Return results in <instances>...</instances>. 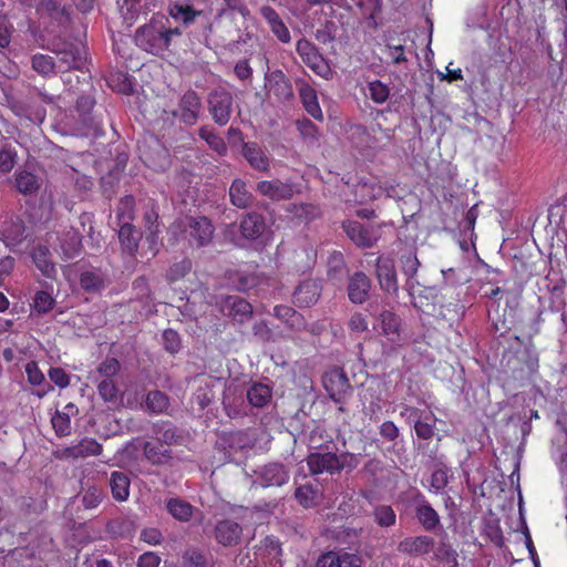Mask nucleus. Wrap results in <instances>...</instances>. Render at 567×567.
I'll return each mask as SVG.
<instances>
[{
    "instance_id": "obj_1",
    "label": "nucleus",
    "mask_w": 567,
    "mask_h": 567,
    "mask_svg": "<svg viewBox=\"0 0 567 567\" xmlns=\"http://www.w3.org/2000/svg\"><path fill=\"white\" fill-rule=\"evenodd\" d=\"M41 101L51 104L54 102V99L37 86L29 85L25 93L8 97V105L17 116L41 124L47 115Z\"/></svg>"
},
{
    "instance_id": "obj_2",
    "label": "nucleus",
    "mask_w": 567,
    "mask_h": 567,
    "mask_svg": "<svg viewBox=\"0 0 567 567\" xmlns=\"http://www.w3.org/2000/svg\"><path fill=\"white\" fill-rule=\"evenodd\" d=\"M169 233L178 239H185L190 246L203 247L210 243L214 227L206 217L185 216L176 220Z\"/></svg>"
},
{
    "instance_id": "obj_3",
    "label": "nucleus",
    "mask_w": 567,
    "mask_h": 567,
    "mask_svg": "<svg viewBox=\"0 0 567 567\" xmlns=\"http://www.w3.org/2000/svg\"><path fill=\"white\" fill-rule=\"evenodd\" d=\"M48 49L56 55L58 72L68 73L72 70H82L86 62V52L83 47L64 38H53Z\"/></svg>"
},
{
    "instance_id": "obj_4",
    "label": "nucleus",
    "mask_w": 567,
    "mask_h": 567,
    "mask_svg": "<svg viewBox=\"0 0 567 567\" xmlns=\"http://www.w3.org/2000/svg\"><path fill=\"white\" fill-rule=\"evenodd\" d=\"M296 50L302 62L316 74L323 79L330 78L332 73L331 69L313 43L306 39H301L297 42Z\"/></svg>"
},
{
    "instance_id": "obj_5",
    "label": "nucleus",
    "mask_w": 567,
    "mask_h": 567,
    "mask_svg": "<svg viewBox=\"0 0 567 567\" xmlns=\"http://www.w3.org/2000/svg\"><path fill=\"white\" fill-rule=\"evenodd\" d=\"M208 111L216 124L226 125L233 113V95L226 90H215L208 96Z\"/></svg>"
},
{
    "instance_id": "obj_6",
    "label": "nucleus",
    "mask_w": 567,
    "mask_h": 567,
    "mask_svg": "<svg viewBox=\"0 0 567 567\" xmlns=\"http://www.w3.org/2000/svg\"><path fill=\"white\" fill-rule=\"evenodd\" d=\"M402 415L414 422V431L419 439L429 441L435 436L436 417L431 411H421L415 408H405Z\"/></svg>"
},
{
    "instance_id": "obj_7",
    "label": "nucleus",
    "mask_w": 567,
    "mask_h": 567,
    "mask_svg": "<svg viewBox=\"0 0 567 567\" xmlns=\"http://www.w3.org/2000/svg\"><path fill=\"white\" fill-rule=\"evenodd\" d=\"M218 305L224 316L238 323L246 322L252 315V306L239 296L223 297Z\"/></svg>"
},
{
    "instance_id": "obj_8",
    "label": "nucleus",
    "mask_w": 567,
    "mask_h": 567,
    "mask_svg": "<svg viewBox=\"0 0 567 567\" xmlns=\"http://www.w3.org/2000/svg\"><path fill=\"white\" fill-rule=\"evenodd\" d=\"M374 329L384 336L392 346L401 344V319L394 312L383 310L377 317Z\"/></svg>"
},
{
    "instance_id": "obj_9",
    "label": "nucleus",
    "mask_w": 567,
    "mask_h": 567,
    "mask_svg": "<svg viewBox=\"0 0 567 567\" xmlns=\"http://www.w3.org/2000/svg\"><path fill=\"white\" fill-rule=\"evenodd\" d=\"M202 110L199 96L194 91H187L181 99L178 109L173 111V115L178 117L186 125H194Z\"/></svg>"
},
{
    "instance_id": "obj_10",
    "label": "nucleus",
    "mask_w": 567,
    "mask_h": 567,
    "mask_svg": "<svg viewBox=\"0 0 567 567\" xmlns=\"http://www.w3.org/2000/svg\"><path fill=\"white\" fill-rule=\"evenodd\" d=\"M377 277L381 289L388 293L398 295L399 285L394 261L388 257H379L377 260Z\"/></svg>"
},
{
    "instance_id": "obj_11",
    "label": "nucleus",
    "mask_w": 567,
    "mask_h": 567,
    "mask_svg": "<svg viewBox=\"0 0 567 567\" xmlns=\"http://www.w3.org/2000/svg\"><path fill=\"white\" fill-rule=\"evenodd\" d=\"M322 383L330 398L336 402H341L350 390L347 375L339 369L327 372L322 378Z\"/></svg>"
},
{
    "instance_id": "obj_12",
    "label": "nucleus",
    "mask_w": 567,
    "mask_h": 567,
    "mask_svg": "<svg viewBox=\"0 0 567 567\" xmlns=\"http://www.w3.org/2000/svg\"><path fill=\"white\" fill-rule=\"evenodd\" d=\"M181 31L178 28L175 29H165L162 27L156 30L154 25L145 27L144 25V38H147V42L150 44V49H147L152 53H157L168 48L171 38L173 35H179Z\"/></svg>"
},
{
    "instance_id": "obj_13",
    "label": "nucleus",
    "mask_w": 567,
    "mask_h": 567,
    "mask_svg": "<svg viewBox=\"0 0 567 567\" xmlns=\"http://www.w3.org/2000/svg\"><path fill=\"white\" fill-rule=\"evenodd\" d=\"M254 561L257 565H267L279 561L281 555V547L279 542L272 537L267 536L259 545L254 547Z\"/></svg>"
},
{
    "instance_id": "obj_14",
    "label": "nucleus",
    "mask_w": 567,
    "mask_h": 567,
    "mask_svg": "<svg viewBox=\"0 0 567 567\" xmlns=\"http://www.w3.org/2000/svg\"><path fill=\"white\" fill-rule=\"evenodd\" d=\"M257 474L259 484L262 487L282 486L289 481V472L280 463L267 464Z\"/></svg>"
},
{
    "instance_id": "obj_15",
    "label": "nucleus",
    "mask_w": 567,
    "mask_h": 567,
    "mask_svg": "<svg viewBox=\"0 0 567 567\" xmlns=\"http://www.w3.org/2000/svg\"><path fill=\"white\" fill-rule=\"evenodd\" d=\"M321 284L317 279L302 281L293 292V302L298 307H310L315 305L321 293Z\"/></svg>"
},
{
    "instance_id": "obj_16",
    "label": "nucleus",
    "mask_w": 567,
    "mask_h": 567,
    "mask_svg": "<svg viewBox=\"0 0 567 567\" xmlns=\"http://www.w3.org/2000/svg\"><path fill=\"white\" fill-rule=\"evenodd\" d=\"M307 464L312 474L338 473V458L336 453L315 452L307 457Z\"/></svg>"
},
{
    "instance_id": "obj_17",
    "label": "nucleus",
    "mask_w": 567,
    "mask_h": 567,
    "mask_svg": "<svg viewBox=\"0 0 567 567\" xmlns=\"http://www.w3.org/2000/svg\"><path fill=\"white\" fill-rule=\"evenodd\" d=\"M215 539L223 546H236L241 537V526L230 519L219 520L215 526Z\"/></svg>"
},
{
    "instance_id": "obj_18",
    "label": "nucleus",
    "mask_w": 567,
    "mask_h": 567,
    "mask_svg": "<svg viewBox=\"0 0 567 567\" xmlns=\"http://www.w3.org/2000/svg\"><path fill=\"white\" fill-rule=\"evenodd\" d=\"M257 192L271 200L289 199L292 194V186L280 179L261 181L257 184Z\"/></svg>"
},
{
    "instance_id": "obj_19",
    "label": "nucleus",
    "mask_w": 567,
    "mask_h": 567,
    "mask_svg": "<svg viewBox=\"0 0 567 567\" xmlns=\"http://www.w3.org/2000/svg\"><path fill=\"white\" fill-rule=\"evenodd\" d=\"M371 289V280L362 272H354L348 284V296L351 302L361 305L368 297Z\"/></svg>"
},
{
    "instance_id": "obj_20",
    "label": "nucleus",
    "mask_w": 567,
    "mask_h": 567,
    "mask_svg": "<svg viewBox=\"0 0 567 567\" xmlns=\"http://www.w3.org/2000/svg\"><path fill=\"white\" fill-rule=\"evenodd\" d=\"M362 559L355 554L346 551H329L323 554L317 563V567H361Z\"/></svg>"
},
{
    "instance_id": "obj_21",
    "label": "nucleus",
    "mask_w": 567,
    "mask_h": 567,
    "mask_svg": "<svg viewBox=\"0 0 567 567\" xmlns=\"http://www.w3.org/2000/svg\"><path fill=\"white\" fill-rule=\"evenodd\" d=\"M241 153L254 169L258 172H267L270 168V157L257 143H244Z\"/></svg>"
},
{
    "instance_id": "obj_22",
    "label": "nucleus",
    "mask_w": 567,
    "mask_h": 567,
    "mask_svg": "<svg viewBox=\"0 0 567 567\" xmlns=\"http://www.w3.org/2000/svg\"><path fill=\"white\" fill-rule=\"evenodd\" d=\"M343 229L348 237L359 247H372L377 237L373 230L364 227L359 221L348 220L343 223Z\"/></svg>"
},
{
    "instance_id": "obj_23",
    "label": "nucleus",
    "mask_w": 567,
    "mask_h": 567,
    "mask_svg": "<svg viewBox=\"0 0 567 567\" xmlns=\"http://www.w3.org/2000/svg\"><path fill=\"white\" fill-rule=\"evenodd\" d=\"M38 12L51 18L60 25H65L70 21V9L63 0H42L38 6Z\"/></svg>"
},
{
    "instance_id": "obj_24",
    "label": "nucleus",
    "mask_w": 567,
    "mask_h": 567,
    "mask_svg": "<svg viewBox=\"0 0 567 567\" xmlns=\"http://www.w3.org/2000/svg\"><path fill=\"white\" fill-rule=\"evenodd\" d=\"M415 517L427 532H433L441 526V519L437 512L424 498L417 502L415 506Z\"/></svg>"
},
{
    "instance_id": "obj_25",
    "label": "nucleus",
    "mask_w": 567,
    "mask_h": 567,
    "mask_svg": "<svg viewBox=\"0 0 567 567\" xmlns=\"http://www.w3.org/2000/svg\"><path fill=\"white\" fill-rule=\"evenodd\" d=\"M102 445L94 439L85 437L78 444L69 446L62 451V455L66 458H79L91 455H100Z\"/></svg>"
},
{
    "instance_id": "obj_26",
    "label": "nucleus",
    "mask_w": 567,
    "mask_h": 567,
    "mask_svg": "<svg viewBox=\"0 0 567 567\" xmlns=\"http://www.w3.org/2000/svg\"><path fill=\"white\" fill-rule=\"evenodd\" d=\"M142 233L128 221H124L118 230V239L124 252L134 256L138 250Z\"/></svg>"
},
{
    "instance_id": "obj_27",
    "label": "nucleus",
    "mask_w": 567,
    "mask_h": 567,
    "mask_svg": "<svg viewBox=\"0 0 567 567\" xmlns=\"http://www.w3.org/2000/svg\"><path fill=\"white\" fill-rule=\"evenodd\" d=\"M60 248L65 259L74 258L82 249V236L75 228L70 227L60 237Z\"/></svg>"
},
{
    "instance_id": "obj_28",
    "label": "nucleus",
    "mask_w": 567,
    "mask_h": 567,
    "mask_svg": "<svg viewBox=\"0 0 567 567\" xmlns=\"http://www.w3.org/2000/svg\"><path fill=\"white\" fill-rule=\"evenodd\" d=\"M299 96L307 113L315 120L323 121V113L318 102L316 90L307 83L299 86Z\"/></svg>"
},
{
    "instance_id": "obj_29",
    "label": "nucleus",
    "mask_w": 567,
    "mask_h": 567,
    "mask_svg": "<svg viewBox=\"0 0 567 567\" xmlns=\"http://www.w3.org/2000/svg\"><path fill=\"white\" fill-rule=\"evenodd\" d=\"M433 545V538L429 536H416L403 539L399 544L398 549L399 551L409 555H424L431 550Z\"/></svg>"
},
{
    "instance_id": "obj_30",
    "label": "nucleus",
    "mask_w": 567,
    "mask_h": 567,
    "mask_svg": "<svg viewBox=\"0 0 567 567\" xmlns=\"http://www.w3.org/2000/svg\"><path fill=\"white\" fill-rule=\"evenodd\" d=\"M157 213H153L144 218V227L147 225L146 241L148 245L147 251H144V255L150 252L152 257L156 256L163 246V241L158 236L161 230L157 223Z\"/></svg>"
},
{
    "instance_id": "obj_31",
    "label": "nucleus",
    "mask_w": 567,
    "mask_h": 567,
    "mask_svg": "<svg viewBox=\"0 0 567 567\" xmlns=\"http://www.w3.org/2000/svg\"><path fill=\"white\" fill-rule=\"evenodd\" d=\"M24 233V221L19 217L10 218L3 224L2 236L8 246H17L21 244L25 238Z\"/></svg>"
},
{
    "instance_id": "obj_32",
    "label": "nucleus",
    "mask_w": 567,
    "mask_h": 567,
    "mask_svg": "<svg viewBox=\"0 0 567 567\" xmlns=\"http://www.w3.org/2000/svg\"><path fill=\"white\" fill-rule=\"evenodd\" d=\"M50 249L44 245H38L31 252L35 267L48 278H53L56 270L55 265L50 259Z\"/></svg>"
},
{
    "instance_id": "obj_33",
    "label": "nucleus",
    "mask_w": 567,
    "mask_h": 567,
    "mask_svg": "<svg viewBox=\"0 0 567 567\" xmlns=\"http://www.w3.org/2000/svg\"><path fill=\"white\" fill-rule=\"evenodd\" d=\"M401 262L402 272L406 277L404 288L409 295L413 297L415 293V288L420 285L415 278L420 267V261L416 256L406 255L401 258Z\"/></svg>"
},
{
    "instance_id": "obj_34",
    "label": "nucleus",
    "mask_w": 567,
    "mask_h": 567,
    "mask_svg": "<svg viewBox=\"0 0 567 567\" xmlns=\"http://www.w3.org/2000/svg\"><path fill=\"white\" fill-rule=\"evenodd\" d=\"M266 228L265 219L260 214L249 213L240 223V231L245 238L256 239Z\"/></svg>"
},
{
    "instance_id": "obj_35",
    "label": "nucleus",
    "mask_w": 567,
    "mask_h": 567,
    "mask_svg": "<svg viewBox=\"0 0 567 567\" xmlns=\"http://www.w3.org/2000/svg\"><path fill=\"white\" fill-rule=\"evenodd\" d=\"M136 524L127 517H117L106 524V532L116 538H130L136 532Z\"/></svg>"
},
{
    "instance_id": "obj_36",
    "label": "nucleus",
    "mask_w": 567,
    "mask_h": 567,
    "mask_svg": "<svg viewBox=\"0 0 567 567\" xmlns=\"http://www.w3.org/2000/svg\"><path fill=\"white\" fill-rule=\"evenodd\" d=\"M229 198L237 208H246L252 202V195L243 179H235L229 188Z\"/></svg>"
},
{
    "instance_id": "obj_37",
    "label": "nucleus",
    "mask_w": 567,
    "mask_h": 567,
    "mask_svg": "<svg viewBox=\"0 0 567 567\" xmlns=\"http://www.w3.org/2000/svg\"><path fill=\"white\" fill-rule=\"evenodd\" d=\"M271 389L265 383H254L247 389V400L255 408L266 406L271 399Z\"/></svg>"
},
{
    "instance_id": "obj_38",
    "label": "nucleus",
    "mask_w": 567,
    "mask_h": 567,
    "mask_svg": "<svg viewBox=\"0 0 567 567\" xmlns=\"http://www.w3.org/2000/svg\"><path fill=\"white\" fill-rule=\"evenodd\" d=\"M95 105V101L91 95H81L76 101V112L81 117L83 124L91 130H99V124L95 122L91 112Z\"/></svg>"
},
{
    "instance_id": "obj_39",
    "label": "nucleus",
    "mask_w": 567,
    "mask_h": 567,
    "mask_svg": "<svg viewBox=\"0 0 567 567\" xmlns=\"http://www.w3.org/2000/svg\"><path fill=\"white\" fill-rule=\"evenodd\" d=\"M31 68L43 78H49L58 72L55 60L42 53H37L31 56Z\"/></svg>"
},
{
    "instance_id": "obj_40",
    "label": "nucleus",
    "mask_w": 567,
    "mask_h": 567,
    "mask_svg": "<svg viewBox=\"0 0 567 567\" xmlns=\"http://www.w3.org/2000/svg\"><path fill=\"white\" fill-rule=\"evenodd\" d=\"M16 187L25 196L33 195L39 190L40 183L34 174L23 169L16 174Z\"/></svg>"
},
{
    "instance_id": "obj_41",
    "label": "nucleus",
    "mask_w": 567,
    "mask_h": 567,
    "mask_svg": "<svg viewBox=\"0 0 567 567\" xmlns=\"http://www.w3.org/2000/svg\"><path fill=\"white\" fill-rule=\"evenodd\" d=\"M166 507L168 513L181 522H188L194 514V507L181 498L168 499Z\"/></svg>"
},
{
    "instance_id": "obj_42",
    "label": "nucleus",
    "mask_w": 567,
    "mask_h": 567,
    "mask_svg": "<svg viewBox=\"0 0 567 567\" xmlns=\"http://www.w3.org/2000/svg\"><path fill=\"white\" fill-rule=\"evenodd\" d=\"M110 486L113 497L117 501H125L128 496L130 480L122 472H113L110 478Z\"/></svg>"
},
{
    "instance_id": "obj_43",
    "label": "nucleus",
    "mask_w": 567,
    "mask_h": 567,
    "mask_svg": "<svg viewBox=\"0 0 567 567\" xmlns=\"http://www.w3.org/2000/svg\"><path fill=\"white\" fill-rule=\"evenodd\" d=\"M198 134L218 155L224 156L227 154L228 147L225 141L208 126L200 127Z\"/></svg>"
},
{
    "instance_id": "obj_44",
    "label": "nucleus",
    "mask_w": 567,
    "mask_h": 567,
    "mask_svg": "<svg viewBox=\"0 0 567 567\" xmlns=\"http://www.w3.org/2000/svg\"><path fill=\"white\" fill-rule=\"evenodd\" d=\"M106 81L113 91H117L123 94L133 93V82L127 74L122 72H112L107 76Z\"/></svg>"
},
{
    "instance_id": "obj_45",
    "label": "nucleus",
    "mask_w": 567,
    "mask_h": 567,
    "mask_svg": "<svg viewBox=\"0 0 567 567\" xmlns=\"http://www.w3.org/2000/svg\"><path fill=\"white\" fill-rule=\"evenodd\" d=\"M319 495V491L310 484L299 486L295 493L296 499L306 508L316 506Z\"/></svg>"
},
{
    "instance_id": "obj_46",
    "label": "nucleus",
    "mask_w": 567,
    "mask_h": 567,
    "mask_svg": "<svg viewBox=\"0 0 567 567\" xmlns=\"http://www.w3.org/2000/svg\"><path fill=\"white\" fill-rule=\"evenodd\" d=\"M120 10L126 28L130 29L138 19L142 4L140 0H124Z\"/></svg>"
},
{
    "instance_id": "obj_47",
    "label": "nucleus",
    "mask_w": 567,
    "mask_h": 567,
    "mask_svg": "<svg viewBox=\"0 0 567 567\" xmlns=\"http://www.w3.org/2000/svg\"><path fill=\"white\" fill-rule=\"evenodd\" d=\"M270 92L279 99H288L292 95L291 85L281 72L272 73L270 80Z\"/></svg>"
},
{
    "instance_id": "obj_48",
    "label": "nucleus",
    "mask_w": 567,
    "mask_h": 567,
    "mask_svg": "<svg viewBox=\"0 0 567 567\" xmlns=\"http://www.w3.org/2000/svg\"><path fill=\"white\" fill-rule=\"evenodd\" d=\"M199 13V11H195L188 4L175 3L169 7V14L172 18L176 21H182L184 24L192 23Z\"/></svg>"
},
{
    "instance_id": "obj_49",
    "label": "nucleus",
    "mask_w": 567,
    "mask_h": 567,
    "mask_svg": "<svg viewBox=\"0 0 567 567\" xmlns=\"http://www.w3.org/2000/svg\"><path fill=\"white\" fill-rule=\"evenodd\" d=\"M80 285L85 291L95 292L104 287V278L96 271H84L81 274Z\"/></svg>"
},
{
    "instance_id": "obj_50",
    "label": "nucleus",
    "mask_w": 567,
    "mask_h": 567,
    "mask_svg": "<svg viewBox=\"0 0 567 567\" xmlns=\"http://www.w3.org/2000/svg\"><path fill=\"white\" fill-rule=\"evenodd\" d=\"M367 94L374 103L382 104L389 99L390 89L383 82L374 80L368 83Z\"/></svg>"
},
{
    "instance_id": "obj_51",
    "label": "nucleus",
    "mask_w": 567,
    "mask_h": 567,
    "mask_svg": "<svg viewBox=\"0 0 567 567\" xmlns=\"http://www.w3.org/2000/svg\"><path fill=\"white\" fill-rule=\"evenodd\" d=\"M120 371V362L115 358H106L95 371L94 380L113 379Z\"/></svg>"
},
{
    "instance_id": "obj_52",
    "label": "nucleus",
    "mask_w": 567,
    "mask_h": 567,
    "mask_svg": "<svg viewBox=\"0 0 567 567\" xmlns=\"http://www.w3.org/2000/svg\"><path fill=\"white\" fill-rule=\"evenodd\" d=\"M97 382L99 395L105 402H115L117 399L118 389L113 379H100Z\"/></svg>"
},
{
    "instance_id": "obj_53",
    "label": "nucleus",
    "mask_w": 567,
    "mask_h": 567,
    "mask_svg": "<svg viewBox=\"0 0 567 567\" xmlns=\"http://www.w3.org/2000/svg\"><path fill=\"white\" fill-rule=\"evenodd\" d=\"M274 315L284 320L291 328H299L301 323V316L288 306H277L274 309Z\"/></svg>"
},
{
    "instance_id": "obj_54",
    "label": "nucleus",
    "mask_w": 567,
    "mask_h": 567,
    "mask_svg": "<svg viewBox=\"0 0 567 567\" xmlns=\"http://www.w3.org/2000/svg\"><path fill=\"white\" fill-rule=\"evenodd\" d=\"M55 434L60 437L70 435L71 420L68 413L56 411L51 419Z\"/></svg>"
},
{
    "instance_id": "obj_55",
    "label": "nucleus",
    "mask_w": 567,
    "mask_h": 567,
    "mask_svg": "<svg viewBox=\"0 0 567 567\" xmlns=\"http://www.w3.org/2000/svg\"><path fill=\"white\" fill-rule=\"evenodd\" d=\"M288 212L306 221L313 219L318 215V208L311 204H291Z\"/></svg>"
},
{
    "instance_id": "obj_56",
    "label": "nucleus",
    "mask_w": 567,
    "mask_h": 567,
    "mask_svg": "<svg viewBox=\"0 0 567 567\" xmlns=\"http://www.w3.org/2000/svg\"><path fill=\"white\" fill-rule=\"evenodd\" d=\"M447 483V468L439 467L431 475L429 491L439 494L445 488Z\"/></svg>"
},
{
    "instance_id": "obj_57",
    "label": "nucleus",
    "mask_w": 567,
    "mask_h": 567,
    "mask_svg": "<svg viewBox=\"0 0 567 567\" xmlns=\"http://www.w3.org/2000/svg\"><path fill=\"white\" fill-rule=\"evenodd\" d=\"M146 404L147 408L154 413H162L168 406V399L164 393L159 391H153L147 394Z\"/></svg>"
},
{
    "instance_id": "obj_58",
    "label": "nucleus",
    "mask_w": 567,
    "mask_h": 567,
    "mask_svg": "<svg viewBox=\"0 0 567 567\" xmlns=\"http://www.w3.org/2000/svg\"><path fill=\"white\" fill-rule=\"evenodd\" d=\"M395 513L391 506L381 505L374 509V519L381 527H390L395 523Z\"/></svg>"
},
{
    "instance_id": "obj_59",
    "label": "nucleus",
    "mask_w": 567,
    "mask_h": 567,
    "mask_svg": "<svg viewBox=\"0 0 567 567\" xmlns=\"http://www.w3.org/2000/svg\"><path fill=\"white\" fill-rule=\"evenodd\" d=\"M54 298L47 291H38L33 298V307L39 313H47L53 309Z\"/></svg>"
},
{
    "instance_id": "obj_60",
    "label": "nucleus",
    "mask_w": 567,
    "mask_h": 567,
    "mask_svg": "<svg viewBox=\"0 0 567 567\" xmlns=\"http://www.w3.org/2000/svg\"><path fill=\"white\" fill-rule=\"evenodd\" d=\"M103 499V492L95 487H89L82 495V504L86 509L96 508Z\"/></svg>"
},
{
    "instance_id": "obj_61",
    "label": "nucleus",
    "mask_w": 567,
    "mask_h": 567,
    "mask_svg": "<svg viewBox=\"0 0 567 567\" xmlns=\"http://www.w3.org/2000/svg\"><path fill=\"white\" fill-rule=\"evenodd\" d=\"M192 269V261L187 258L175 262L168 270V279L171 281H176L184 278Z\"/></svg>"
},
{
    "instance_id": "obj_62",
    "label": "nucleus",
    "mask_w": 567,
    "mask_h": 567,
    "mask_svg": "<svg viewBox=\"0 0 567 567\" xmlns=\"http://www.w3.org/2000/svg\"><path fill=\"white\" fill-rule=\"evenodd\" d=\"M183 558L187 567H206L207 565L206 556L198 549H188Z\"/></svg>"
},
{
    "instance_id": "obj_63",
    "label": "nucleus",
    "mask_w": 567,
    "mask_h": 567,
    "mask_svg": "<svg viewBox=\"0 0 567 567\" xmlns=\"http://www.w3.org/2000/svg\"><path fill=\"white\" fill-rule=\"evenodd\" d=\"M17 163V153L11 148L0 150V172L7 174L12 171Z\"/></svg>"
},
{
    "instance_id": "obj_64",
    "label": "nucleus",
    "mask_w": 567,
    "mask_h": 567,
    "mask_svg": "<svg viewBox=\"0 0 567 567\" xmlns=\"http://www.w3.org/2000/svg\"><path fill=\"white\" fill-rule=\"evenodd\" d=\"M165 349L171 353H176L181 348L179 336L175 330L167 329L162 336Z\"/></svg>"
}]
</instances>
